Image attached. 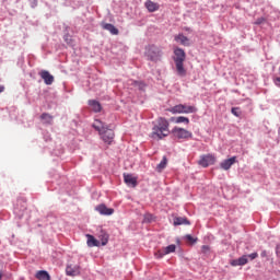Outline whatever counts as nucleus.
Masks as SVG:
<instances>
[{"label": "nucleus", "mask_w": 280, "mask_h": 280, "mask_svg": "<svg viewBox=\"0 0 280 280\" xmlns=\"http://www.w3.org/2000/svg\"><path fill=\"white\" fill-rule=\"evenodd\" d=\"M209 250H211V248L209 247V245H203V246H201V252H202V253L207 254V253H209Z\"/></svg>", "instance_id": "nucleus-31"}, {"label": "nucleus", "mask_w": 280, "mask_h": 280, "mask_svg": "<svg viewBox=\"0 0 280 280\" xmlns=\"http://www.w3.org/2000/svg\"><path fill=\"white\" fill-rule=\"evenodd\" d=\"M131 86H135V89H139V91H143L145 89V83L143 81H130Z\"/></svg>", "instance_id": "nucleus-24"}, {"label": "nucleus", "mask_w": 280, "mask_h": 280, "mask_svg": "<svg viewBox=\"0 0 280 280\" xmlns=\"http://www.w3.org/2000/svg\"><path fill=\"white\" fill-rule=\"evenodd\" d=\"M165 255L166 254L163 248L161 250H159L158 253H155L156 259H163V257H165Z\"/></svg>", "instance_id": "nucleus-29"}, {"label": "nucleus", "mask_w": 280, "mask_h": 280, "mask_svg": "<svg viewBox=\"0 0 280 280\" xmlns=\"http://www.w3.org/2000/svg\"><path fill=\"white\" fill-rule=\"evenodd\" d=\"M170 113H173V115L176 114H185V115H189L191 113H196L198 109L196 108V106H191V105H175L174 107H171Z\"/></svg>", "instance_id": "nucleus-4"}, {"label": "nucleus", "mask_w": 280, "mask_h": 280, "mask_svg": "<svg viewBox=\"0 0 280 280\" xmlns=\"http://www.w3.org/2000/svg\"><path fill=\"white\" fill-rule=\"evenodd\" d=\"M175 40H176V43H180V45H184V47H189L191 45V43L189 42L187 36L183 35V34L176 35Z\"/></svg>", "instance_id": "nucleus-14"}, {"label": "nucleus", "mask_w": 280, "mask_h": 280, "mask_svg": "<svg viewBox=\"0 0 280 280\" xmlns=\"http://www.w3.org/2000/svg\"><path fill=\"white\" fill-rule=\"evenodd\" d=\"M100 136L104 143H108V145H110V143H113V139H115V131L107 128L104 131H101Z\"/></svg>", "instance_id": "nucleus-6"}, {"label": "nucleus", "mask_w": 280, "mask_h": 280, "mask_svg": "<svg viewBox=\"0 0 280 280\" xmlns=\"http://www.w3.org/2000/svg\"><path fill=\"white\" fill-rule=\"evenodd\" d=\"M22 211H25V207L22 208Z\"/></svg>", "instance_id": "nucleus-40"}, {"label": "nucleus", "mask_w": 280, "mask_h": 280, "mask_svg": "<svg viewBox=\"0 0 280 280\" xmlns=\"http://www.w3.org/2000/svg\"><path fill=\"white\" fill-rule=\"evenodd\" d=\"M246 256H247V260L250 259L253 261V259H257V257H259V254L252 253V254L246 255Z\"/></svg>", "instance_id": "nucleus-30"}, {"label": "nucleus", "mask_w": 280, "mask_h": 280, "mask_svg": "<svg viewBox=\"0 0 280 280\" xmlns=\"http://www.w3.org/2000/svg\"><path fill=\"white\" fill-rule=\"evenodd\" d=\"M3 279V272L0 271V280Z\"/></svg>", "instance_id": "nucleus-39"}, {"label": "nucleus", "mask_w": 280, "mask_h": 280, "mask_svg": "<svg viewBox=\"0 0 280 280\" xmlns=\"http://www.w3.org/2000/svg\"><path fill=\"white\" fill-rule=\"evenodd\" d=\"M89 105L94 110V113H100V110H102V105L97 101H89Z\"/></svg>", "instance_id": "nucleus-23"}, {"label": "nucleus", "mask_w": 280, "mask_h": 280, "mask_svg": "<svg viewBox=\"0 0 280 280\" xmlns=\"http://www.w3.org/2000/svg\"><path fill=\"white\" fill-rule=\"evenodd\" d=\"M86 238H88V246L90 248H93V246H100V241H97V238H95L94 235L86 234Z\"/></svg>", "instance_id": "nucleus-17"}, {"label": "nucleus", "mask_w": 280, "mask_h": 280, "mask_svg": "<svg viewBox=\"0 0 280 280\" xmlns=\"http://www.w3.org/2000/svg\"><path fill=\"white\" fill-rule=\"evenodd\" d=\"M147 10H149V12H156L160 8L159 3L156 2H153L151 0H148L145 3H144Z\"/></svg>", "instance_id": "nucleus-16"}, {"label": "nucleus", "mask_w": 280, "mask_h": 280, "mask_svg": "<svg viewBox=\"0 0 280 280\" xmlns=\"http://www.w3.org/2000/svg\"><path fill=\"white\" fill-rule=\"evenodd\" d=\"M246 264H248V256L247 255H243L238 259H234V260L231 261V266H246Z\"/></svg>", "instance_id": "nucleus-13"}, {"label": "nucleus", "mask_w": 280, "mask_h": 280, "mask_svg": "<svg viewBox=\"0 0 280 280\" xmlns=\"http://www.w3.org/2000/svg\"><path fill=\"white\" fill-rule=\"evenodd\" d=\"M124 180L128 187H137V177L130 174H127V175H124Z\"/></svg>", "instance_id": "nucleus-12"}, {"label": "nucleus", "mask_w": 280, "mask_h": 280, "mask_svg": "<svg viewBox=\"0 0 280 280\" xmlns=\"http://www.w3.org/2000/svg\"><path fill=\"white\" fill-rule=\"evenodd\" d=\"M14 213L19 214V208L14 209Z\"/></svg>", "instance_id": "nucleus-38"}, {"label": "nucleus", "mask_w": 280, "mask_h": 280, "mask_svg": "<svg viewBox=\"0 0 280 280\" xmlns=\"http://www.w3.org/2000/svg\"><path fill=\"white\" fill-rule=\"evenodd\" d=\"M264 18H259L256 22L255 25H261V23H264Z\"/></svg>", "instance_id": "nucleus-33"}, {"label": "nucleus", "mask_w": 280, "mask_h": 280, "mask_svg": "<svg viewBox=\"0 0 280 280\" xmlns=\"http://www.w3.org/2000/svg\"><path fill=\"white\" fill-rule=\"evenodd\" d=\"M40 119L43 120V124H48V125L54 124V116H51L47 113H43L40 115Z\"/></svg>", "instance_id": "nucleus-21"}, {"label": "nucleus", "mask_w": 280, "mask_h": 280, "mask_svg": "<svg viewBox=\"0 0 280 280\" xmlns=\"http://www.w3.org/2000/svg\"><path fill=\"white\" fill-rule=\"evenodd\" d=\"M35 277L38 280H51V276H49V272H47L46 270H39L36 272Z\"/></svg>", "instance_id": "nucleus-18"}, {"label": "nucleus", "mask_w": 280, "mask_h": 280, "mask_svg": "<svg viewBox=\"0 0 280 280\" xmlns=\"http://www.w3.org/2000/svg\"><path fill=\"white\" fill-rule=\"evenodd\" d=\"M39 75H40L42 80H44L45 84H47L48 86L54 84V75H51V73H49V71L42 70L39 72Z\"/></svg>", "instance_id": "nucleus-10"}, {"label": "nucleus", "mask_w": 280, "mask_h": 280, "mask_svg": "<svg viewBox=\"0 0 280 280\" xmlns=\"http://www.w3.org/2000/svg\"><path fill=\"white\" fill-rule=\"evenodd\" d=\"M164 254L170 255V253L176 252V245L172 244L163 248Z\"/></svg>", "instance_id": "nucleus-26"}, {"label": "nucleus", "mask_w": 280, "mask_h": 280, "mask_svg": "<svg viewBox=\"0 0 280 280\" xmlns=\"http://www.w3.org/2000/svg\"><path fill=\"white\" fill-rule=\"evenodd\" d=\"M198 163L201 167H209V165H213L215 163V156L211 154L201 155Z\"/></svg>", "instance_id": "nucleus-7"}, {"label": "nucleus", "mask_w": 280, "mask_h": 280, "mask_svg": "<svg viewBox=\"0 0 280 280\" xmlns=\"http://www.w3.org/2000/svg\"><path fill=\"white\" fill-rule=\"evenodd\" d=\"M276 254H277L278 257H280V245H278V246L276 247Z\"/></svg>", "instance_id": "nucleus-36"}, {"label": "nucleus", "mask_w": 280, "mask_h": 280, "mask_svg": "<svg viewBox=\"0 0 280 280\" xmlns=\"http://www.w3.org/2000/svg\"><path fill=\"white\" fill-rule=\"evenodd\" d=\"M273 82H275L276 86H280V78L279 77L273 79Z\"/></svg>", "instance_id": "nucleus-34"}, {"label": "nucleus", "mask_w": 280, "mask_h": 280, "mask_svg": "<svg viewBox=\"0 0 280 280\" xmlns=\"http://www.w3.org/2000/svg\"><path fill=\"white\" fill-rule=\"evenodd\" d=\"M172 133L174 135L175 139H192L194 138V133H191V131L180 127H175L172 130Z\"/></svg>", "instance_id": "nucleus-5"}, {"label": "nucleus", "mask_w": 280, "mask_h": 280, "mask_svg": "<svg viewBox=\"0 0 280 280\" xmlns=\"http://www.w3.org/2000/svg\"><path fill=\"white\" fill-rule=\"evenodd\" d=\"M232 115H234L235 117H240V114L237 113V107L232 108Z\"/></svg>", "instance_id": "nucleus-32"}, {"label": "nucleus", "mask_w": 280, "mask_h": 280, "mask_svg": "<svg viewBox=\"0 0 280 280\" xmlns=\"http://www.w3.org/2000/svg\"><path fill=\"white\" fill-rule=\"evenodd\" d=\"M236 161H237V158L232 156V158L221 162L220 167H221V170L229 171V170H231V166L235 165Z\"/></svg>", "instance_id": "nucleus-11"}, {"label": "nucleus", "mask_w": 280, "mask_h": 280, "mask_svg": "<svg viewBox=\"0 0 280 280\" xmlns=\"http://www.w3.org/2000/svg\"><path fill=\"white\" fill-rule=\"evenodd\" d=\"M185 240L189 243V244H196V242H198V238H194V236H191V234H187L185 236Z\"/></svg>", "instance_id": "nucleus-28"}, {"label": "nucleus", "mask_w": 280, "mask_h": 280, "mask_svg": "<svg viewBox=\"0 0 280 280\" xmlns=\"http://www.w3.org/2000/svg\"><path fill=\"white\" fill-rule=\"evenodd\" d=\"M260 257H268V252H266V250H262L261 253H260Z\"/></svg>", "instance_id": "nucleus-35"}, {"label": "nucleus", "mask_w": 280, "mask_h": 280, "mask_svg": "<svg viewBox=\"0 0 280 280\" xmlns=\"http://www.w3.org/2000/svg\"><path fill=\"white\" fill-rule=\"evenodd\" d=\"M175 124H187L189 125V118L185 116H178L175 120Z\"/></svg>", "instance_id": "nucleus-27"}, {"label": "nucleus", "mask_w": 280, "mask_h": 280, "mask_svg": "<svg viewBox=\"0 0 280 280\" xmlns=\"http://www.w3.org/2000/svg\"><path fill=\"white\" fill-rule=\"evenodd\" d=\"M165 137H170V121L164 117H160L153 125L151 139L161 141V139H165Z\"/></svg>", "instance_id": "nucleus-1"}, {"label": "nucleus", "mask_w": 280, "mask_h": 280, "mask_svg": "<svg viewBox=\"0 0 280 280\" xmlns=\"http://www.w3.org/2000/svg\"><path fill=\"white\" fill-rule=\"evenodd\" d=\"M3 91H5V86L0 85V93H3Z\"/></svg>", "instance_id": "nucleus-37"}, {"label": "nucleus", "mask_w": 280, "mask_h": 280, "mask_svg": "<svg viewBox=\"0 0 280 280\" xmlns=\"http://www.w3.org/2000/svg\"><path fill=\"white\" fill-rule=\"evenodd\" d=\"M66 273L68 277H78L80 275L79 265H68L66 268Z\"/></svg>", "instance_id": "nucleus-8"}, {"label": "nucleus", "mask_w": 280, "mask_h": 280, "mask_svg": "<svg viewBox=\"0 0 280 280\" xmlns=\"http://www.w3.org/2000/svg\"><path fill=\"white\" fill-rule=\"evenodd\" d=\"M144 54L148 60H151V62H159L163 57V49L155 45H149L145 47Z\"/></svg>", "instance_id": "nucleus-3"}, {"label": "nucleus", "mask_w": 280, "mask_h": 280, "mask_svg": "<svg viewBox=\"0 0 280 280\" xmlns=\"http://www.w3.org/2000/svg\"><path fill=\"white\" fill-rule=\"evenodd\" d=\"M103 30H106L107 32L112 33L114 36H117V34H119V30H117V27H115V25L110 24V23H105L102 25Z\"/></svg>", "instance_id": "nucleus-15"}, {"label": "nucleus", "mask_w": 280, "mask_h": 280, "mask_svg": "<svg viewBox=\"0 0 280 280\" xmlns=\"http://www.w3.org/2000/svg\"><path fill=\"white\" fill-rule=\"evenodd\" d=\"M96 211L101 213V215H113L115 213V209L106 207V205L102 203L96 207Z\"/></svg>", "instance_id": "nucleus-9"}, {"label": "nucleus", "mask_w": 280, "mask_h": 280, "mask_svg": "<svg viewBox=\"0 0 280 280\" xmlns=\"http://www.w3.org/2000/svg\"><path fill=\"white\" fill-rule=\"evenodd\" d=\"M108 233H106V231L101 230L98 238L101 240L102 246H106V244H108Z\"/></svg>", "instance_id": "nucleus-20"}, {"label": "nucleus", "mask_w": 280, "mask_h": 280, "mask_svg": "<svg viewBox=\"0 0 280 280\" xmlns=\"http://www.w3.org/2000/svg\"><path fill=\"white\" fill-rule=\"evenodd\" d=\"M167 167V158L163 156L162 161L158 164L156 170L158 172H163V168Z\"/></svg>", "instance_id": "nucleus-25"}, {"label": "nucleus", "mask_w": 280, "mask_h": 280, "mask_svg": "<svg viewBox=\"0 0 280 280\" xmlns=\"http://www.w3.org/2000/svg\"><path fill=\"white\" fill-rule=\"evenodd\" d=\"M174 54V62L177 75H179V78H185V75H187V70L185 69V50H183V48H175Z\"/></svg>", "instance_id": "nucleus-2"}, {"label": "nucleus", "mask_w": 280, "mask_h": 280, "mask_svg": "<svg viewBox=\"0 0 280 280\" xmlns=\"http://www.w3.org/2000/svg\"><path fill=\"white\" fill-rule=\"evenodd\" d=\"M93 128L97 130V132H103L107 129L106 126H104V122H102V120H95L93 124Z\"/></svg>", "instance_id": "nucleus-19"}, {"label": "nucleus", "mask_w": 280, "mask_h": 280, "mask_svg": "<svg viewBox=\"0 0 280 280\" xmlns=\"http://www.w3.org/2000/svg\"><path fill=\"white\" fill-rule=\"evenodd\" d=\"M174 226H180L182 224H190L187 218L176 217L173 222Z\"/></svg>", "instance_id": "nucleus-22"}]
</instances>
